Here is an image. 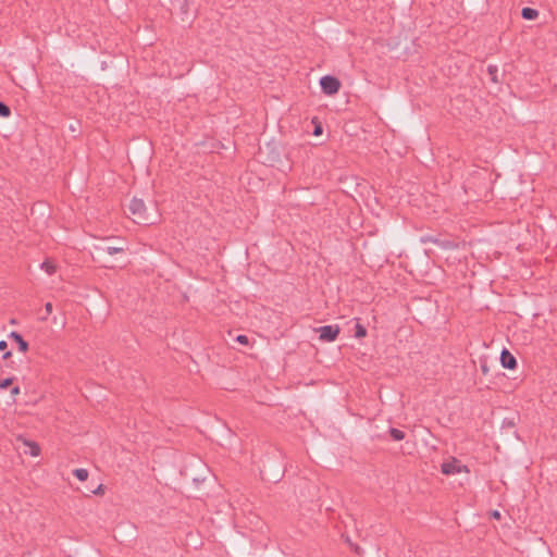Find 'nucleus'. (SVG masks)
<instances>
[{
    "instance_id": "nucleus-22",
    "label": "nucleus",
    "mask_w": 557,
    "mask_h": 557,
    "mask_svg": "<svg viewBox=\"0 0 557 557\" xmlns=\"http://www.w3.org/2000/svg\"><path fill=\"white\" fill-rule=\"evenodd\" d=\"M423 243H426V242H431V243H434V244H437L438 240L436 238H433V237H428L425 239H422Z\"/></svg>"
},
{
    "instance_id": "nucleus-23",
    "label": "nucleus",
    "mask_w": 557,
    "mask_h": 557,
    "mask_svg": "<svg viewBox=\"0 0 557 557\" xmlns=\"http://www.w3.org/2000/svg\"><path fill=\"white\" fill-rule=\"evenodd\" d=\"M492 517L495 518V519H499L500 518V513L497 510H495V511L492 512Z\"/></svg>"
},
{
    "instance_id": "nucleus-11",
    "label": "nucleus",
    "mask_w": 557,
    "mask_h": 557,
    "mask_svg": "<svg viewBox=\"0 0 557 557\" xmlns=\"http://www.w3.org/2000/svg\"><path fill=\"white\" fill-rule=\"evenodd\" d=\"M388 433L394 441H401L405 438V433L399 429L391 428Z\"/></svg>"
},
{
    "instance_id": "nucleus-4",
    "label": "nucleus",
    "mask_w": 557,
    "mask_h": 557,
    "mask_svg": "<svg viewBox=\"0 0 557 557\" xmlns=\"http://www.w3.org/2000/svg\"><path fill=\"white\" fill-rule=\"evenodd\" d=\"M339 331L341 329L338 325H324L317 329V332L319 333V338L322 342L335 341L339 334Z\"/></svg>"
},
{
    "instance_id": "nucleus-10",
    "label": "nucleus",
    "mask_w": 557,
    "mask_h": 557,
    "mask_svg": "<svg viewBox=\"0 0 557 557\" xmlns=\"http://www.w3.org/2000/svg\"><path fill=\"white\" fill-rule=\"evenodd\" d=\"M521 16L525 20H535L539 16V12L532 8H523L521 10Z\"/></svg>"
},
{
    "instance_id": "nucleus-9",
    "label": "nucleus",
    "mask_w": 557,
    "mask_h": 557,
    "mask_svg": "<svg viewBox=\"0 0 557 557\" xmlns=\"http://www.w3.org/2000/svg\"><path fill=\"white\" fill-rule=\"evenodd\" d=\"M40 268L49 275H52L57 272V265L49 259L45 260Z\"/></svg>"
},
{
    "instance_id": "nucleus-12",
    "label": "nucleus",
    "mask_w": 557,
    "mask_h": 557,
    "mask_svg": "<svg viewBox=\"0 0 557 557\" xmlns=\"http://www.w3.org/2000/svg\"><path fill=\"white\" fill-rule=\"evenodd\" d=\"M73 474L79 480V481H86L88 478V471L84 468H78L73 471Z\"/></svg>"
},
{
    "instance_id": "nucleus-21",
    "label": "nucleus",
    "mask_w": 557,
    "mask_h": 557,
    "mask_svg": "<svg viewBox=\"0 0 557 557\" xmlns=\"http://www.w3.org/2000/svg\"><path fill=\"white\" fill-rule=\"evenodd\" d=\"M8 348V343L5 341H0V350H5Z\"/></svg>"
},
{
    "instance_id": "nucleus-16",
    "label": "nucleus",
    "mask_w": 557,
    "mask_h": 557,
    "mask_svg": "<svg viewBox=\"0 0 557 557\" xmlns=\"http://www.w3.org/2000/svg\"><path fill=\"white\" fill-rule=\"evenodd\" d=\"M487 70H488V73L492 76V81L493 82H497V78H496L497 67L495 65H490Z\"/></svg>"
},
{
    "instance_id": "nucleus-2",
    "label": "nucleus",
    "mask_w": 557,
    "mask_h": 557,
    "mask_svg": "<svg viewBox=\"0 0 557 557\" xmlns=\"http://www.w3.org/2000/svg\"><path fill=\"white\" fill-rule=\"evenodd\" d=\"M441 470L446 475L469 472V468L466 465H462L458 459L454 457L444 461L441 466Z\"/></svg>"
},
{
    "instance_id": "nucleus-17",
    "label": "nucleus",
    "mask_w": 557,
    "mask_h": 557,
    "mask_svg": "<svg viewBox=\"0 0 557 557\" xmlns=\"http://www.w3.org/2000/svg\"><path fill=\"white\" fill-rule=\"evenodd\" d=\"M236 342H238L239 344H243V345H247L249 341L246 335H238L236 337Z\"/></svg>"
},
{
    "instance_id": "nucleus-3",
    "label": "nucleus",
    "mask_w": 557,
    "mask_h": 557,
    "mask_svg": "<svg viewBox=\"0 0 557 557\" xmlns=\"http://www.w3.org/2000/svg\"><path fill=\"white\" fill-rule=\"evenodd\" d=\"M322 91L325 95L332 96L338 92L341 88V82L331 75H325L320 79Z\"/></svg>"
},
{
    "instance_id": "nucleus-15",
    "label": "nucleus",
    "mask_w": 557,
    "mask_h": 557,
    "mask_svg": "<svg viewBox=\"0 0 557 557\" xmlns=\"http://www.w3.org/2000/svg\"><path fill=\"white\" fill-rule=\"evenodd\" d=\"M13 380H14L13 377H7V379L0 381V388L4 389V388L9 387L10 385H12Z\"/></svg>"
},
{
    "instance_id": "nucleus-1",
    "label": "nucleus",
    "mask_w": 557,
    "mask_h": 557,
    "mask_svg": "<svg viewBox=\"0 0 557 557\" xmlns=\"http://www.w3.org/2000/svg\"><path fill=\"white\" fill-rule=\"evenodd\" d=\"M129 211L133 215V220L139 224H148L147 209L145 202L141 199L133 198L129 203Z\"/></svg>"
},
{
    "instance_id": "nucleus-6",
    "label": "nucleus",
    "mask_w": 557,
    "mask_h": 557,
    "mask_svg": "<svg viewBox=\"0 0 557 557\" xmlns=\"http://www.w3.org/2000/svg\"><path fill=\"white\" fill-rule=\"evenodd\" d=\"M10 337L18 345V349L22 352H26L28 350V343L17 332H11Z\"/></svg>"
},
{
    "instance_id": "nucleus-14",
    "label": "nucleus",
    "mask_w": 557,
    "mask_h": 557,
    "mask_svg": "<svg viewBox=\"0 0 557 557\" xmlns=\"http://www.w3.org/2000/svg\"><path fill=\"white\" fill-rule=\"evenodd\" d=\"M11 114L10 108L4 103L0 101V116L8 117Z\"/></svg>"
},
{
    "instance_id": "nucleus-18",
    "label": "nucleus",
    "mask_w": 557,
    "mask_h": 557,
    "mask_svg": "<svg viewBox=\"0 0 557 557\" xmlns=\"http://www.w3.org/2000/svg\"><path fill=\"white\" fill-rule=\"evenodd\" d=\"M45 310H46L47 315L51 314V312H52V304L51 302H47L45 305Z\"/></svg>"
},
{
    "instance_id": "nucleus-8",
    "label": "nucleus",
    "mask_w": 557,
    "mask_h": 557,
    "mask_svg": "<svg viewBox=\"0 0 557 557\" xmlns=\"http://www.w3.org/2000/svg\"><path fill=\"white\" fill-rule=\"evenodd\" d=\"M25 446L29 447V455L33 457H37L40 454V447L37 443L28 440H23Z\"/></svg>"
},
{
    "instance_id": "nucleus-26",
    "label": "nucleus",
    "mask_w": 557,
    "mask_h": 557,
    "mask_svg": "<svg viewBox=\"0 0 557 557\" xmlns=\"http://www.w3.org/2000/svg\"><path fill=\"white\" fill-rule=\"evenodd\" d=\"M481 369H482V372H483V373H486V372H487V366L482 364V366H481Z\"/></svg>"
},
{
    "instance_id": "nucleus-13",
    "label": "nucleus",
    "mask_w": 557,
    "mask_h": 557,
    "mask_svg": "<svg viewBox=\"0 0 557 557\" xmlns=\"http://www.w3.org/2000/svg\"><path fill=\"white\" fill-rule=\"evenodd\" d=\"M356 337L358 338H362L367 335V330L363 325L357 323L356 325V333H355Z\"/></svg>"
},
{
    "instance_id": "nucleus-24",
    "label": "nucleus",
    "mask_w": 557,
    "mask_h": 557,
    "mask_svg": "<svg viewBox=\"0 0 557 557\" xmlns=\"http://www.w3.org/2000/svg\"><path fill=\"white\" fill-rule=\"evenodd\" d=\"M11 355H12V352H11V351H5V352L3 354V356H2V358H3V359H8V358H10V357H11Z\"/></svg>"
},
{
    "instance_id": "nucleus-25",
    "label": "nucleus",
    "mask_w": 557,
    "mask_h": 557,
    "mask_svg": "<svg viewBox=\"0 0 557 557\" xmlns=\"http://www.w3.org/2000/svg\"><path fill=\"white\" fill-rule=\"evenodd\" d=\"M321 132H322L321 126H317L314 129V135H319V134H321Z\"/></svg>"
},
{
    "instance_id": "nucleus-5",
    "label": "nucleus",
    "mask_w": 557,
    "mask_h": 557,
    "mask_svg": "<svg viewBox=\"0 0 557 557\" xmlns=\"http://www.w3.org/2000/svg\"><path fill=\"white\" fill-rule=\"evenodd\" d=\"M500 362L504 368L509 370H513L517 367L516 358L507 349L502 351Z\"/></svg>"
},
{
    "instance_id": "nucleus-19",
    "label": "nucleus",
    "mask_w": 557,
    "mask_h": 557,
    "mask_svg": "<svg viewBox=\"0 0 557 557\" xmlns=\"http://www.w3.org/2000/svg\"><path fill=\"white\" fill-rule=\"evenodd\" d=\"M20 393H21V389H20V387H18V386H14V387H12V388H11V395H12V396H16V395H18Z\"/></svg>"
},
{
    "instance_id": "nucleus-20",
    "label": "nucleus",
    "mask_w": 557,
    "mask_h": 557,
    "mask_svg": "<svg viewBox=\"0 0 557 557\" xmlns=\"http://www.w3.org/2000/svg\"><path fill=\"white\" fill-rule=\"evenodd\" d=\"M95 494H103L104 493V490H103V485H99L95 491H94Z\"/></svg>"
},
{
    "instance_id": "nucleus-7",
    "label": "nucleus",
    "mask_w": 557,
    "mask_h": 557,
    "mask_svg": "<svg viewBox=\"0 0 557 557\" xmlns=\"http://www.w3.org/2000/svg\"><path fill=\"white\" fill-rule=\"evenodd\" d=\"M96 250L100 255L101 253L115 255V253L124 252L125 249L123 247L99 246V247H96Z\"/></svg>"
}]
</instances>
